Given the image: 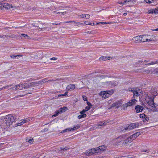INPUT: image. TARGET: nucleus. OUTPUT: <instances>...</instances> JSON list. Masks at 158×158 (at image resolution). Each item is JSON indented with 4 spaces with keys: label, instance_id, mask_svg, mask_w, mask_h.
I'll return each mask as SVG.
<instances>
[{
    "label": "nucleus",
    "instance_id": "nucleus-64",
    "mask_svg": "<svg viewBox=\"0 0 158 158\" xmlns=\"http://www.w3.org/2000/svg\"><path fill=\"white\" fill-rule=\"evenodd\" d=\"M123 15L124 16H126L127 15V13H125L123 14Z\"/></svg>",
    "mask_w": 158,
    "mask_h": 158
},
{
    "label": "nucleus",
    "instance_id": "nucleus-9",
    "mask_svg": "<svg viewBox=\"0 0 158 158\" xmlns=\"http://www.w3.org/2000/svg\"><path fill=\"white\" fill-rule=\"evenodd\" d=\"M123 145L125 146L127 143L130 142H131V140H130V136H128L127 135H123Z\"/></svg>",
    "mask_w": 158,
    "mask_h": 158
},
{
    "label": "nucleus",
    "instance_id": "nucleus-5",
    "mask_svg": "<svg viewBox=\"0 0 158 158\" xmlns=\"http://www.w3.org/2000/svg\"><path fill=\"white\" fill-rule=\"evenodd\" d=\"M98 149L97 148L96 149L94 148L91 149L85 153L86 156H90L93 155H96V154H100V152L98 150Z\"/></svg>",
    "mask_w": 158,
    "mask_h": 158
},
{
    "label": "nucleus",
    "instance_id": "nucleus-4",
    "mask_svg": "<svg viewBox=\"0 0 158 158\" xmlns=\"http://www.w3.org/2000/svg\"><path fill=\"white\" fill-rule=\"evenodd\" d=\"M136 100L134 99L130 100L127 103L123 104L122 106V107L124 110H126L127 109V108L128 107L131 106L133 104L136 103Z\"/></svg>",
    "mask_w": 158,
    "mask_h": 158
},
{
    "label": "nucleus",
    "instance_id": "nucleus-58",
    "mask_svg": "<svg viewBox=\"0 0 158 158\" xmlns=\"http://www.w3.org/2000/svg\"><path fill=\"white\" fill-rule=\"evenodd\" d=\"M11 85H8V86H6L5 87H3L2 88L3 89H5L6 88H7L8 87H9V86H11Z\"/></svg>",
    "mask_w": 158,
    "mask_h": 158
},
{
    "label": "nucleus",
    "instance_id": "nucleus-44",
    "mask_svg": "<svg viewBox=\"0 0 158 158\" xmlns=\"http://www.w3.org/2000/svg\"><path fill=\"white\" fill-rule=\"evenodd\" d=\"M29 120L28 118H26L23 120V122H24V123H26L27 122H28Z\"/></svg>",
    "mask_w": 158,
    "mask_h": 158
},
{
    "label": "nucleus",
    "instance_id": "nucleus-37",
    "mask_svg": "<svg viewBox=\"0 0 158 158\" xmlns=\"http://www.w3.org/2000/svg\"><path fill=\"white\" fill-rule=\"evenodd\" d=\"M148 14L153 13V10L152 9L148 10Z\"/></svg>",
    "mask_w": 158,
    "mask_h": 158
},
{
    "label": "nucleus",
    "instance_id": "nucleus-53",
    "mask_svg": "<svg viewBox=\"0 0 158 158\" xmlns=\"http://www.w3.org/2000/svg\"><path fill=\"white\" fill-rule=\"evenodd\" d=\"M83 98L84 101H87V98L86 97L83 96Z\"/></svg>",
    "mask_w": 158,
    "mask_h": 158
},
{
    "label": "nucleus",
    "instance_id": "nucleus-10",
    "mask_svg": "<svg viewBox=\"0 0 158 158\" xmlns=\"http://www.w3.org/2000/svg\"><path fill=\"white\" fill-rule=\"evenodd\" d=\"M122 103V100H120L113 103L111 105V107H115L116 108H118L121 106Z\"/></svg>",
    "mask_w": 158,
    "mask_h": 158
},
{
    "label": "nucleus",
    "instance_id": "nucleus-51",
    "mask_svg": "<svg viewBox=\"0 0 158 158\" xmlns=\"http://www.w3.org/2000/svg\"><path fill=\"white\" fill-rule=\"evenodd\" d=\"M67 94V92H65V93L64 94H62V95H59V96H65V95H66Z\"/></svg>",
    "mask_w": 158,
    "mask_h": 158
},
{
    "label": "nucleus",
    "instance_id": "nucleus-15",
    "mask_svg": "<svg viewBox=\"0 0 158 158\" xmlns=\"http://www.w3.org/2000/svg\"><path fill=\"white\" fill-rule=\"evenodd\" d=\"M143 109V107L140 105H137L135 106V109L137 113L142 112Z\"/></svg>",
    "mask_w": 158,
    "mask_h": 158
},
{
    "label": "nucleus",
    "instance_id": "nucleus-57",
    "mask_svg": "<svg viewBox=\"0 0 158 158\" xmlns=\"http://www.w3.org/2000/svg\"><path fill=\"white\" fill-rule=\"evenodd\" d=\"M142 152H145L148 153V152H149V150H145V151H143Z\"/></svg>",
    "mask_w": 158,
    "mask_h": 158
},
{
    "label": "nucleus",
    "instance_id": "nucleus-30",
    "mask_svg": "<svg viewBox=\"0 0 158 158\" xmlns=\"http://www.w3.org/2000/svg\"><path fill=\"white\" fill-rule=\"evenodd\" d=\"M61 108L63 112H64L65 111H66L68 109L66 107H64L63 108Z\"/></svg>",
    "mask_w": 158,
    "mask_h": 158
},
{
    "label": "nucleus",
    "instance_id": "nucleus-33",
    "mask_svg": "<svg viewBox=\"0 0 158 158\" xmlns=\"http://www.w3.org/2000/svg\"><path fill=\"white\" fill-rule=\"evenodd\" d=\"M62 110V109L61 108L57 111V112L56 113H59V114L63 112Z\"/></svg>",
    "mask_w": 158,
    "mask_h": 158
},
{
    "label": "nucleus",
    "instance_id": "nucleus-21",
    "mask_svg": "<svg viewBox=\"0 0 158 158\" xmlns=\"http://www.w3.org/2000/svg\"><path fill=\"white\" fill-rule=\"evenodd\" d=\"M53 14H54V15H55V14L56 13L57 14H61L62 15H64L66 14V12H58L57 10V11H53L52 12Z\"/></svg>",
    "mask_w": 158,
    "mask_h": 158
},
{
    "label": "nucleus",
    "instance_id": "nucleus-17",
    "mask_svg": "<svg viewBox=\"0 0 158 158\" xmlns=\"http://www.w3.org/2000/svg\"><path fill=\"white\" fill-rule=\"evenodd\" d=\"M97 148L99 151V152H100V154L102 153L103 151L105 150L106 148V147L104 145L100 146Z\"/></svg>",
    "mask_w": 158,
    "mask_h": 158
},
{
    "label": "nucleus",
    "instance_id": "nucleus-62",
    "mask_svg": "<svg viewBox=\"0 0 158 158\" xmlns=\"http://www.w3.org/2000/svg\"><path fill=\"white\" fill-rule=\"evenodd\" d=\"M155 64H158V60L155 61Z\"/></svg>",
    "mask_w": 158,
    "mask_h": 158
},
{
    "label": "nucleus",
    "instance_id": "nucleus-35",
    "mask_svg": "<svg viewBox=\"0 0 158 158\" xmlns=\"http://www.w3.org/2000/svg\"><path fill=\"white\" fill-rule=\"evenodd\" d=\"M145 117V115L144 114H141L140 115V117L141 118H144Z\"/></svg>",
    "mask_w": 158,
    "mask_h": 158
},
{
    "label": "nucleus",
    "instance_id": "nucleus-48",
    "mask_svg": "<svg viewBox=\"0 0 158 158\" xmlns=\"http://www.w3.org/2000/svg\"><path fill=\"white\" fill-rule=\"evenodd\" d=\"M149 119V118L148 117H146L145 118L144 120H143V122H145V121H147Z\"/></svg>",
    "mask_w": 158,
    "mask_h": 158
},
{
    "label": "nucleus",
    "instance_id": "nucleus-16",
    "mask_svg": "<svg viewBox=\"0 0 158 158\" xmlns=\"http://www.w3.org/2000/svg\"><path fill=\"white\" fill-rule=\"evenodd\" d=\"M140 36H138L133 37L132 40L135 43H139L141 42Z\"/></svg>",
    "mask_w": 158,
    "mask_h": 158
},
{
    "label": "nucleus",
    "instance_id": "nucleus-19",
    "mask_svg": "<svg viewBox=\"0 0 158 158\" xmlns=\"http://www.w3.org/2000/svg\"><path fill=\"white\" fill-rule=\"evenodd\" d=\"M151 73L153 74H156L158 75V68H156L155 69H152L151 70Z\"/></svg>",
    "mask_w": 158,
    "mask_h": 158
},
{
    "label": "nucleus",
    "instance_id": "nucleus-26",
    "mask_svg": "<svg viewBox=\"0 0 158 158\" xmlns=\"http://www.w3.org/2000/svg\"><path fill=\"white\" fill-rule=\"evenodd\" d=\"M84 23L86 25H89L92 26L94 25V23H89L88 21H85L84 22Z\"/></svg>",
    "mask_w": 158,
    "mask_h": 158
},
{
    "label": "nucleus",
    "instance_id": "nucleus-59",
    "mask_svg": "<svg viewBox=\"0 0 158 158\" xmlns=\"http://www.w3.org/2000/svg\"><path fill=\"white\" fill-rule=\"evenodd\" d=\"M106 124H107L106 122H103V126L106 125Z\"/></svg>",
    "mask_w": 158,
    "mask_h": 158
},
{
    "label": "nucleus",
    "instance_id": "nucleus-3",
    "mask_svg": "<svg viewBox=\"0 0 158 158\" xmlns=\"http://www.w3.org/2000/svg\"><path fill=\"white\" fill-rule=\"evenodd\" d=\"M129 91L133 92L134 97L141 96L142 94L141 90L138 88L131 89H129Z\"/></svg>",
    "mask_w": 158,
    "mask_h": 158
},
{
    "label": "nucleus",
    "instance_id": "nucleus-32",
    "mask_svg": "<svg viewBox=\"0 0 158 158\" xmlns=\"http://www.w3.org/2000/svg\"><path fill=\"white\" fill-rule=\"evenodd\" d=\"M153 13H155V14L158 13V8H156V9L153 10Z\"/></svg>",
    "mask_w": 158,
    "mask_h": 158
},
{
    "label": "nucleus",
    "instance_id": "nucleus-49",
    "mask_svg": "<svg viewBox=\"0 0 158 158\" xmlns=\"http://www.w3.org/2000/svg\"><path fill=\"white\" fill-rule=\"evenodd\" d=\"M53 25H60V23H52Z\"/></svg>",
    "mask_w": 158,
    "mask_h": 158
},
{
    "label": "nucleus",
    "instance_id": "nucleus-39",
    "mask_svg": "<svg viewBox=\"0 0 158 158\" xmlns=\"http://www.w3.org/2000/svg\"><path fill=\"white\" fill-rule=\"evenodd\" d=\"M57 112V111H56L55 112V114H54L53 116H52V117H56V116H57L58 115V114H59V113H56Z\"/></svg>",
    "mask_w": 158,
    "mask_h": 158
},
{
    "label": "nucleus",
    "instance_id": "nucleus-42",
    "mask_svg": "<svg viewBox=\"0 0 158 158\" xmlns=\"http://www.w3.org/2000/svg\"><path fill=\"white\" fill-rule=\"evenodd\" d=\"M21 35L23 37H29L27 35L25 34H22Z\"/></svg>",
    "mask_w": 158,
    "mask_h": 158
},
{
    "label": "nucleus",
    "instance_id": "nucleus-14",
    "mask_svg": "<svg viewBox=\"0 0 158 158\" xmlns=\"http://www.w3.org/2000/svg\"><path fill=\"white\" fill-rule=\"evenodd\" d=\"M79 127L78 126H75L73 128H72L71 129L68 128L64 130H63L61 133H64L65 132L71 131V130H75V129H78Z\"/></svg>",
    "mask_w": 158,
    "mask_h": 158
},
{
    "label": "nucleus",
    "instance_id": "nucleus-31",
    "mask_svg": "<svg viewBox=\"0 0 158 158\" xmlns=\"http://www.w3.org/2000/svg\"><path fill=\"white\" fill-rule=\"evenodd\" d=\"M24 123V122H23V120L20 123H18L17 126H20L21 125L23 124Z\"/></svg>",
    "mask_w": 158,
    "mask_h": 158
},
{
    "label": "nucleus",
    "instance_id": "nucleus-24",
    "mask_svg": "<svg viewBox=\"0 0 158 158\" xmlns=\"http://www.w3.org/2000/svg\"><path fill=\"white\" fill-rule=\"evenodd\" d=\"M48 28V30H49L51 29V28H49V27H48V28L46 27V28H39L38 29V30L39 31H44V30H45L46 29H47Z\"/></svg>",
    "mask_w": 158,
    "mask_h": 158
},
{
    "label": "nucleus",
    "instance_id": "nucleus-28",
    "mask_svg": "<svg viewBox=\"0 0 158 158\" xmlns=\"http://www.w3.org/2000/svg\"><path fill=\"white\" fill-rule=\"evenodd\" d=\"M60 149L61 150H68L69 148H68V147H61Z\"/></svg>",
    "mask_w": 158,
    "mask_h": 158
},
{
    "label": "nucleus",
    "instance_id": "nucleus-40",
    "mask_svg": "<svg viewBox=\"0 0 158 158\" xmlns=\"http://www.w3.org/2000/svg\"><path fill=\"white\" fill-rule=\"evenodd\" d=\"M91 107L90 106H87L86 107H85V111H88L89 110V109H90Z\"/></svg>",
    "mask_w": 158,
    "mask_h": 158
},
{
    "label": "nucleus",
    "instance_id": "nucleus-36",
    "mask_svg": "<svg viewBox=\"0 0 158 158\" xmlns=\"http://www.w3.org/2000/svg\"><path fill=\"white\" fill-rule=\"evenodd\" d=\"M20 56L19 55H12L11 56V57L12 58H16V57H19V56Z\"/></svg>",
    "mask_w": 158,
    "mask_h": 158
},
{
    "label": "nucleus",
    "instance_id": "nucleus-63",
    "mask_svg": "<svg viewBox=\"0 0 158 158\" xmlns=\"http://www.w3.org/2000/svg\"><path fill=\"white\" fill-rule=\"evenodd\" d=\"M102 23V22H99V23H97V24H102V23Z\"/></svg>",
    "mask_w": 158,
    "mask_h": 158
},
{
    "label": "nucleus",
    "instance_id": "nucleus-2",
    "mask_svg": "<svg viewBox=\"0 0 158 158\" xmlns=\"http://www.w3.org/2000/svg\"><path fill=\"white\" fill-rule=\"evenodd\" d=\"M13 116L9 114L0 119V128L3 127L4 129H7L10 127L15 121Z\"/></svg>",
    "mask_w": 158,
    "mask_h": 158
},
{
    "label": "nucleus",
    "instance_id": "nucleus-27",
    "mask_svg": "<svg viewBox=\"0 0 158 158\" xmlns=\"http://www.w3.org/2000/svg\"><path fill=\"white\" fill-rule=\"evenodd\" d=\"M28 142L30 144H32L34 142L33 138L29 139L28 140Z\"/></svg>",
    "mask_w": 158,
    "mask_h": 158
},
{
    "label": "nucleus",
    "instance_id": "nucleus-60",
    "mask_svg": "<svg viewBox=\"0 0 158 158\" xmlns=\"http://www.w3.org/2000/svg\"><path fill=\"white\" fill-rule=\"evenodd\" d=\"M58 12H64L63 10H57Z\"/></svg>",
    "mask_w": 158,
    "mask_h": 158
},
{
    "label": "nucleus",
    "instance_id": "nucleus-23",
    "mask_svg": "<svg viewBox=\"0 0 158 158\" xmlns=\"http://www.w3.org/2000/svg\"><path fill=\"white\" fill-rule=\"evenodd\" d=\"M24 84H27V88L29 87H32L34 86L35 85V84L33 83H25Z\"/></svg>",
    "mask_w": 158,
    "mask_h": 158
},
{
    "label": "nucleus",
    "instance_id": "nucleus-13",
    "mask_svg": "<svg viewBox=\"0 0 158 158\" xmlns=\"http://www.w3.org/2000/svg\"><path fill=\"white\" fill-rule=\"evenodd\" d=\"M141 134L140 132H138L130 136V140H134L138 136H139Z\"/></svg>",
    "mask_w": 158,
    "mask_h": 158
},
{
    "label": "nucleus",
    "instance_id": "nucleus-47",
    "mask_svg": "<svg viewBox=\"0 0 158 158\" xmlns=\"http://www.w3.org/2000/svg\"><path fill=\"white\" fill-rule=\"evenodd\" d=\"M86 111H85V109H84L83 110L81 111L80 112V113L81 114H83Z\"/></svg>",
    "mask_w": 158,
    "mask_h": 158
},
{
    "label": "nucleus",
    "instance_id": "nucleus-41",
    "mask_svg": "<svg viewBox=\"0 0 158 158\" xmlns=\"http://www.w3.org/2000/svg\"><path fill=\"white\" fill-rule=\"evenodd\" d=\"M98 126H103V122H100L98 125Z\"/></svg>",
    "mask_w": 158,
    "mask_h": 158
},
{
    "label": "nucleus",
    "instance_id": "nucleus-6",
    "mask_svg": "<svg viewBox=\"0 0 158 158\" xmlns=\"http://www.w3.org/2000/svg\"><path fill=\"white\" fill-rule=\"evenodd\" d=\"M139 123H135L130 124L127 127H126L125 129L127 130L128 129L131 130L136 128L139 126Z\"/></svg>",
    "mask_w": 158,
    "mask_h": 158
},
{
    "label": "nucleus",
    "instance_id": "nucleus-18",
    "mask_svg": "<svg viewBox=\"0 0 158 158\" xmlns=\"http://www.w3.org/2000/svg\"><path fill=\"white\" fill-rule=\"evenodd\" d=\"M110 57H109L107 58L106 56H103L102 57H100L99 58V59L100 61H106L107 60H109L110 59Z\"/></svg>",
    "mask_w": 158,
    "mask_h": 158
},
{
    "label": "nucleus",
    "instance_id": "nucleus-11",
    "mask_svg": "<svg viewBox=\"0 0 158 158\" xmlns=\"http://www.w3.org/2000/svg\"><path fill=\"white\" fill-rule=\"evenodd\" d=\"M140 39L141 42H142L152 41V39H148V36H147L145 35H140Z\"/></svg>",
    "mask_w": 158,
    "mask_h": 158
},
{
    "label": "nucleus",
    "instance_id": "nucleus-25",
    "mask_svg": "<svg viewBox=\"0 0 158 158\" xmlns=\"http://www.w3.org/2000/svg\"><path fill=\"white\" fill-rule=\"evenodd\" d=\"M60 80L59 79H54V80H48L47 81V82H53L54 81H59Z\"/></svg>",
    "mask_w": 158,
    "mask_h": 158
},
{
    "label": "nucleus",
    "instance_id": "nucleus-1",
    "mask_svg": "<svg viewBox=\"0 0 158 158\" xmlns=\"http://www.w3.org/2000/svg\"><path fill=\"white\" fill-rule=\"evenodd\" d=\"M158 94L156 89H152L150 92L147 93L145 98L146 102L151 107L156 108V111H157L158 109V107L157 108L158 105L154 103V99Z\"/></svg>",
    "mask_w": 158,
    "mask_h": 158
},
{
    "label": "nucleus",
    "instance_id": "nucleus-12",
    "mask_svg": "<svg viewBox=\"0 0 158 158\" xmlns=\"http://www.w3.org/2000/svg\"><path fill=\"white\" fill-rule=\"evenodd\" d=\"M114 141L117 143H122L123 142V135L114 139Z\"/></svg>",
    "mask_w": 158,
    "mask_h": 158
},
{
    "label": "nucleus",
    "instance_id": "nucleus-50",
    "mask_svg": "<svg viewBox=\"0 0 158 158\" xmlns=\"http://www.w3.org/2000/svg\"><path fill=\"white\" fill-rule=\"evenodd\" d=\"M131 1V0H125L124 1V3H123V4H124L125 3H127V2H130V1Z\"/></svg>",
    "mask_w": 158,
    "mask_h": 158
},
{
    "label": "nucleus",
    "instance_id": "nucleus-8",
    "mask_svg": "<svg viewBox=\"0 0 158 158\" xmlns=\"http://www.w3.org/2000/svg\"><path fill=\"white\" fill-rule=\"evenodd\" d=\"M27 84H24L23 85L22 84H19L14 86V87L13 88V89L21 90L25 88V87H27Z\"/></svg>",
    "mask_w": 158,
    "mask_h": 158
},
{
    "label": "nucleus",
    "instance_id": "nucleus-7",
    "mask_svg": "<svg viewBox=\"0 0 158 158\" xmlns=\"http://www.w3.org/2000/svg\"><path fill=\"white\" fill-rule=\"evenodd\" d=\"M109 92H107L106 91L101 92L100 93V95L102 97L104 98L108 97L110 95L112 94L113 93V90L111 91H109Z\"/></svg>",
    "mask_w": 158,
    "mask_h": 158
},
{
    "label": "nucleus",
    "instance_id": "nucleus-46",
    "mask_svg": "<svg viewBox=\"0 0 158 158\" xmlns=\"http://www.w3.org/2000/svg\"><path fill=\"white\" fill-rule=\"evenodd\" d=\"M12 5H10V4H7L6 5V6H7L6 7V8H10L11 6Z\"/></svg>",
    "mask_w": 158,
    "mask_h": 158
},
{
    "label": "nucleus",
    "instance_id": "nucleus-56",
    "mask_svg": "<svg viewBox=\"0 0 158 158\" xmlns=\"http://www.w3.org/2000/svg\"><path fill=\"white\" fill-rule=\"evenodd\" d=\"M85 14H82V15H80V16L81 18H85Z\"/></svg>",
    "mask_w": 158,
    "mask_h": 158
},
{
    "label": "nucleus",
    "instance_id": "nucleus-54",
    "mask_svg": "<svg viewBox=\"0 0 158 158\" xmlns=\"http://www.w3.org/2000/svg\"><path fill=\"white\" fill-rule=\"evenodd\" d=\"M152 70V69H151V70H147V71H146V72L148 73H151V70Z\"/></svg>",
    "mask_w": 158,
    "mask_h": 158
},
{
    "label": "nucleus",
    "instance_id": "nucleus-29",
    "mask_svg": "<svg viewBox=\"0 0 158 158\" xmlns=\"http://www.w3.org/2000/svg\"><path fill=\"white\" fill-rule=\"evenodd\" d=\"M155 64V62H151V63L145 64V65H154Z\"/></svg>",
    "mask_w": 158,
    "mask_h": 158
},
{
    "label": "nucleus",
    "instance_id": "nucleus-22",
    "mask_svg": "<svg viewBox=\"0 0 158 158\" xmlns=\"http://www.w3.org/2000/svg\"><path fill=\"white\" fill-rule=\"evenodd\" d=\"M86 116V115L85 114H81L79 115L78 117V119H80L82 118H85Z\"/></svg>",
    "mask_w": 158,
    "mask_h": 158
},
{
    "label": "nucleus",
    "instance_id": "nucleus-43",
    "mask_svg": "<svg viewBox=\"0 0 158 158\" xmlns=\"http://www.w3.org/2000/svg\"><path fill=\"white\" fill-rule=\"evenodd\" d=\"M85 18L86 19H89L90 18V15L88 14H85Z\"/></svg>",
    "mask_w": 158,
    "mask_h": 158
},
{
    "label": "nucleus",
    "instance_id": "nucleus-61",
    "mask_svg": "<svg viewBox=\"0 0 158 158\" xmlns=\"http://www.w3.org/2000/svg\"><path fill=\"white\" fill-rule=\"evenodd\" d=\"M102 24H107V23L106 22H102Z\"/></svg>",
    "mask_w": 158,
    "mask_h": 158
},
{
    "label": "nucleus",
    "instance_id": "nucleus-45",
    "mask_svg": "<svg viewBox=\"0 0 158 158\" xmlns=\"http://www.w3.org/2000/svg\"><path fill=\"white\" fill-rule=\"evenodd\" d=\"M66 23H76L74 21H68L66 22Z\"/></svg>",
    "mask_w": 158,
    "mask_h": 158
},
{
    "label": "nucleus",
    "instance_id": "nucleus-34",
    "mask_svg": "<svg viewBox=\"0 0 158 158\" xmlns=\"http://www.w3.org/2000/svg\"><path fill=\"white\" fill-rule=\"evenodd\" d=\"M48 131V129L47 128H44V129H43L41 130V132H46Z\"/></svg>",
    "mask_w": 158,
    "mask_h": 158
},
{
    "label": "nucleus",
    "instance_id": "nucleus-52",
    "mask_svg": "<svg viewBox=\"0 0 158 158\" xmlns=\"http://www.w3.org/2000/svg\"><path fill=\"white\" fill-rule=\"evenodd\" d=\"M87 104L88 105V106L91 107L92 106L91 103L88 102H87Z\"/></svg>",
    "mask_w": 158,
    "mask_h": 158
},
{
    "label": "nucleus",
    "instance_id": "nucleus-55",
    "mask_svg": "<svg viewBox=\"0 0 158 158\" xmlns=\"http://www.w3.org/2000/svg\"><path fill=\"white\" fill-rule=\"evenodd\" d=\"M57 58H55V57H53L52 58H51L50 59V60H57Z\"/></svg>",
    "mask_w": 158,
    "mask_h": 158
},
{
    "label": "nucleus",
    "instance_id": "nucleus-38",
    "mask_svg": "<svg viewBox=\"0 0 158 158\" xmlns=\"http://www.w3.org/2000/svg\"><path fill=\"white\" fill-rule=\"evenodd\" d=\"M145 2L148 3H152V0H144Z\"/></svg>",
    "mask_w": 158,
    "mask_h": 158
},
{
    "label": "nucleus",
    "instance_id": "nucleus-20",
    "mask_svg": "<svg viewBox=\"0 0 158 158\" xmlns=\"http://www.w3.org/2000/svg\"><path fill=\"white\" fill-rule=\"evenodd\" d=\"M75 88V86L73 85H69L67 87V89L69 90H73Z\"/></svg>",
    "mask_w": 158,
    "mask_h": 158
}]
</instances>
